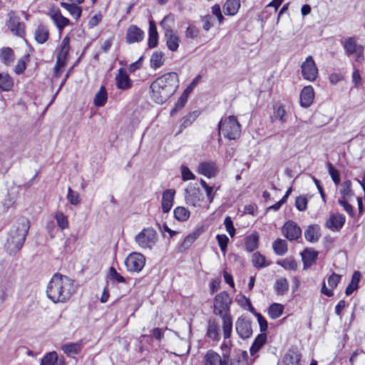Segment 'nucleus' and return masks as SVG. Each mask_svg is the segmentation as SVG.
<instances>
[{"instance_id": "obj_1", "label": "nucleus", "mask_w": 365, "mask_h": 365, "mask_svg": "<svg viewBox=\"0 0 365 365\" xmlns=\"http://www.w3.org/2000/svg\"><path fill=\"white\" fill-rule=\"evenodd\" d=\"M77 286L66 275L56 273L46 287V296L53 303H65L76 293Z\"/></svg>"}, {"instance_id": "obj_2", "label": "nucleus", "mask_w": 365, "mask_h": 365, "mask_svg": "<svg viewBox=\"0 0 365 365\" xmlns=\"http://www.w3.org/2000/svg\"><path fill=\"white\" fill-rule=\"evenodd\" d=\"M178 76L176 73H165L156 78L150 85L151 98L158 104L169 99L178 88Z\"/></svg>"}, {"instance_id": "obj_3", "label": "nucleus", "mask_w": 365, "mask_h": 365, "mask_svg": "<svg viewBox=\"0 0 365 365\" xmlns=\"http://www.w3.org/2000/svg\"><path fill=\"white\" fill-rule=\"evenodd\" d=\"M231 299L226 292L217 294L214 300V314L222 317V331L226 340L231 336L232 331V317L229 313Z\"/></svg>"}, {"instance_id": "obj_4", "label": "nucleus", "mask_w": 365, "mask_h": 365, "mask_svg": "<svg viewBox=\"0 0 365 365\" xmlns=\"http://www.w3.org/2000/svg\"><path fill=\"white\" fill-rule=\"evenodd\" d=\"M29 227V220L25 217H21L19 219L16 224L10 230L8 238V248L10 254H15L22 247Z\"/></svg>"}, {"instance_id": "obj_5", "label": "nucleus", "mask_w": 365, "mask_h": 365, "mask_svg": "<svg viewBox=\"0 0 365 365\" xmlns=\"http://www.w3.org/2000/svg\"><path fill=\"white\" fill-rule=\"evenodd\" d=\"M135 242L143 250H153L158 242V235L153 227L143 228L135 237Z\"/></svg>"}, {"instance_id": "obj_6", "label": "nucleus", "mask_w": 365, "mask_h": 365, "mask_svg": "<svg viewBox=\"0 0 365 365\" xmlns=\"http://www.w3.org/2000/svg\"><path fill=\"white\" fill-rule=\"evenodd\" d=\"M220 134L229 140H235L240 133V125L233 115L222 118L218 123Z\"/></svg>"}, {"instance_id": "obj_7", "label": "nucleus", "mask_w": 365, "mask_h": 365, "mask_svg": "<svg viewBox=\"0 0 365 365\" xmlns=\"http://www.w3.org/2000/svg\"><path fill=\"white\" fill-rule=\"evenodd\" d=\"M174 22V18L172 15H168L163 18L160 22V26L164 30L166 45L171 51H176L179 47L180 38L178 34L171 29V25Z\"/></svg>"}, {"instance_id": "obj_8", "label": "nucleus", "mask_w": 365, "mask_h": 365, "mask_svg": "<svg viewBox=\"0 0 365 365\" xmlns=\"http://www.w3.org/2000/svg\"><path fill=\"white\" fill-rule=\"evenodd\" d=\"M70 38L66 36L61 41L59 51L57 56L56 63L54 68V76L59 77L62 74L63 69L67 63L68 53L70 51Z\"/></svg>"}, {"instance_id": "obj_9", "label": "nucleus", "mask_w": 365, "mask_h": 365, "mask_svg": "<svg viewBox=\"0 0 365 365\" xmlns=\"http://www.w3.org/2000/svg\"><path fill=\"white\" fill-rule=\"evenodd\" d=\"M342 45L346 56H354L355 61L358 62L364 59V46L357 43L356 37L344 38Z\"/></svg>"}, {"instance_id": "obj_10", "label": "nucleus", "mask_w": 365, "mask_h": 365, "mask_svg": "<svg viewBox=\"0 0 365 365\" xmlns=\"http://www.w3.org/2000/svg\"><path fill=\"white\" fill-rule=\"evenodd\" d=\"M145 264V257L140 252H132L125 259V265L128 272H139Z\"/></svg>"}, {"instance_id": "obj_11", "label": "nucleus", "mask_w": 365, "mask_h": 365, "mask_svg": "<svg viewBox=\"0 0 365 365\" xmlns=\"http://www.w3.org/2000/svg\"><path fill=\"white\" fill-rule=\"evenodd\" d=\"M302 75L309 81H314L318 76V68L311 56L306 58L301 65Z\"/></svg>"}, {"instance_id": "obj_12", "label": "nucleus", "mask_w": 365, "mask_h": 365, "mask_svg": "<svg viewBox=\"0 0 365 365\" xmlns=\"http://www.w3.org/2000/svg\"><path fill=\"white\" fill-rule=\"evenodd\" d=\"M7 16V26L11 31L19 37H23L25 34V25L20 21V18L13 11H10Z\"/></svg>"}, {"instance_id": "obj_13", "label": "nucleus", "mask_w": 365, "mask_h": 365, "mask_svg": "<svg viewBox=\"0 0 365 365\" xmlns=\"http://www.w3.org/2000/svg\"><path fill=\"white\" fill-rule=\"evenodd\" d=\"M235 330L242 339L250 338L252 335L251 321L245 317H239L235 322Z\"/></svg>"}, {"instance_id": "obj_14", "label": "nucleus", "mask_w": 365, "mask_h": 365, "mask_svg": "<svg viewBox=\"0 0 365 365\" xmlns=\"http://www.w3.org/2000/svg\"><path fill=\"white\" fill-rule=\"evenodd\" d=\"M204 365H229L228 353H222V356L213 350H209L204 356Z\"/></svg>"}, {"instance_id": "obj_15", "label": "nucleus", "mask_w": 365, "mask_h": 365, "mask_svg": "<svg viewBox=\"0 0 365 365\" xmlns=\"http://www.w3.org/2000/svg\"><path fill=\"white\" fill-rule=\"evenodd\" d=\"M185 199L188 205L200 207L204 197L199 188L191 187L185 190Z\"/></svg>"}, {"instance_id": "obj_16", "label": "nucleus", "mask_w": 365, "mask_h": 365, "mask_svg": "<svg viewBox=\"0 0 365 365\" xmlns=\"http://www.w3.org/2000/svg\"><path fill=\"white\" fill-rule=\"evenodd\" d=\"M282 234L290 241L297 240L302 235L301 228L293 221H287L282 227Z\"/></svg>"}, {"instance_id": "obj_17", "label": "nucleus", "mask_w": 365, "mask_h": 365, "mask_svg": "<svg viewBox=\"0 0 365 365\" xmlns=\"http://www.w3.org/2000/svg\"><path fill=\"white\" fill-rule=\"evenodd\" d=\"M48 16L56 26L59 34H61L63 29L70 24V20L63 16L59 9L51 10Z\"/></svg>"}, {"instance_id": "obj_18", "label": "nucleus", "mask_w": 365, "mask_h": 365, "mask_svg": "<svg viewBox=\"0 0 365 365\" xmlns=\"http://www.w3.org/2000/svg\"><path fill=\"white\" fill-rule=\"evenodd\" d=\"M346 221L345 216L340 213H334L330 215L326 221V227L333 232L339 231Z\"/></svg>"}, {"instance_id": "obj_19", "label": "nucleus", "mask_w": 365, "mask_h": 365, "mask_svg": "<svg viewBox=\"0 0 365 365\" xmlns=\"http://www.w3.org/2000/svg\"><path fill=\"white\" fill-rule=\"evenodd\" d=\"M218 171L217 166L215 162L205 161L202 162L198 165V173L205 175L208 178L215 177Z\"/></svg>"}, {"instance_id": "obj_20", "label": "nucleus", "mask_w": 365, "mask_h": 365, "mask_svg": "<svg viewBox=\"0 0 365 365\" xmlns=\"http://www.w3.org/2000/svg\"><path fill=\"white\" fill-rule=\"evenodd\" d=\"M115 80L117 88L120 90L128 89L132 86V81L124 68H121L118 70V73L116 75Z\"/></svg>"}, {"instance_id": "obj_21", "label": "nucleus", "mask_w": 365, "mask_h": 365, "mask_svg": "<svg viewBox=\"0 0 365 365\" xmlns=\"http://www.w3.org/2000/svg\"><path fill=\"white\" fill-rule=\"evenodd\" d=\"M144 32L138 26L131 25L128 27L126 34V41L128 43H133L143 41Z\"/></svg>"}, {"instance_id": "obj_22", "label": "nucleus", "mask_w": 365, "mask_h": 365, "mask_svg": "<svg viewBox=\"0 0 365 365\" xmlns=\"http://www.w3.org/2000/svg\"><path fill=\"white\" fill-rule=\"evenodd\" d=\"M314 98V89L311 86H305L300 93V105L308 108L311 106Z\"/></svg>"}, {"instance_id": "obj_23", "label": "nucleus", "mask_w": 365, "mask_h": 365, "mask_svg": "<svg viewBox=\"0 0 365 365\" xmlns=\"http://www.w3.org/2000/svg\"><path fill=\"white\" fill-rule=\"evenodd\" d=\"M175 191L172 189L166 190L163 193L162 197V210L164 213H168L173 205V200Z\"/></svg>"}, {"instance_id": "obj_24", "label": "nucleus", "mask_w": 365, "mask_h": 365, "mask_svg": "<svg viewBox=\"0 0 365 365\" xmlns=\"http://www.w3.org/2000/svg\"><path fill=\"white\" fill-rule=\"evenodd\" d=\"M302 258L304 264V269L311 267L316 261L318 252L312 249H305L302 252Z\"/></svg>"}, {"instance_id": "obj_25", "label": "nucleus", "mask_w": 365, "mask_h": 365, "mask_svg": "<svg viewBox=\"0 0 365 365\" xmlns=\"http://www.w3.org/2000/svg\"><path fill=\"white\" fill-rule=\"evenodd\" d=\"M301 354L294 349H289L284 355L283 363L284 365H299Z\"/></svg>"}, {"instance_id": "obj_26", "label": "nucleus", "mask_w": 365, "mask_h": 365, "mask_svg": "<svg viewBox=\"0 0 365 365\" xmlns=\"http://www.w3.org/2000/svg\"><path fill=\"white\" fill-rule=\"evenodd\" d=\"M207 336L214 341H218L220 339L219 325L215 320H209Z\"/></svg>"}, {"instance_id": "obj_27", "label": "nucleus", "mask_w": 365, "mask_h": 365, "mask_svg": "<svg viewBox=\"0 0 365 365\" xmlns=\"http://www.w3.org/2000/svg\"><path fill=\"white\" fill-rule=\"evenodd\" d=\"M34 38L37 43L43 44L49 38V30L46 25L39 24L34 33Z\"/></svg>"}, {"instance_id": "obj_28", "label": "nucleus", "mask_w": 365, "mask_h": 365, "mask_svg": "<svg viewBox=\"0 0 365 365\" xmlns=\"http://www.w3.org/2000/svg\"><path fill=\"white\" fill-rule=\"evenodd\" d=\"M319 226L317 225H309L304 232L305 239L310 242H316L320 237Z\"/></svg>"}, {"instance_id": "obj_29", "label": "nucleus", "mask_w": 365, "mask_h": 365, "mask_svg": "<svg viewBox=\"0 0 365 365\" xmlns=\"http://www.w3.org/2000/svg\"><path fill=\"white\" fill-rule=\"evenodd\" d=\"M240 7V0H227L223 6V11L225 15H235Z\"/></svg>"}, {"instance_id": "obj_30", "label": "nucleus", "mask_w": 365, "mask_h": 365, "mask_svg": "<svg viewBox=\"0 0 365 365\" xmlns=\"http://www.w3.org/2000/svg\"><path fill=\"white\" fill-rule=\"evenodd\" d=\"M158 43V34L155 23L153 21L149 22L148 46L154 48Z\"/></svg>"}, {"instance_id": "obj_31", "label": "nucleus", "mask_w": 365, "mask_h": 365, "mask_svg": "<svg viewBox=\"0 0 365 365\" xmlns=\"http://www.w3.org/2000/svg\"><path fill=\"white\" fill-rule=\"evenodd\" d=\"M267 341V335L265 334H258L253 341L250 352L251 356H255L258 351L264 346Z\"/></svg>"}, {"instance_id": "obj_32", "label": "nucleus", "mask_w": 365, "mask_h": 365, "mask_svg": "<svg viewBox=\"0 0 365 365\" xmlns=\"http://www.w3.org/2000/svg\"><path fill=\"white\" fill-rule=\"evenodd\" d=\"M108 94L106 88L104 86H102L94 96L93 103L97 107H101L106 104Z\"/></svg>"}, {"instance_id": "obj_33", "label": "nucleus", "mask_w": 365, "mask_h": 365, "mask_svg": "<svg viewBox=\"0 0 365 365\" xmlns=\"http://www.w3.org/2000/svg\"><path fill=\"white\" fill-rule=\"evenodd\" d=\"M61 6L68 11L71 16L75 19H78L82 14V9L80 6L75 4H69L66 2H61Z\"/></svg>"}, {"instance_id": "obj_34", "label": "nucleus", "mask_w": 365, "mask_h": 365, "mask_svg": "<svg viewBox=\"0 0 365 365\" xmlns=\"http://www.w3.org/2000/svg\"><path fill=\"white\" fill-rule=\"evenodd\" d=\"M14 86L12 78L8 73H0V91H9Z\"/></svg>"}, {"instance_id": "obj_35", "label": "nucleus", "mask_w": 365, "mask_h": 365, "mask_svg": "<svg viewBox=\"0 0 365 365\" xmlns=\"http://www.w3.org/2000/svg\"><path fill=\"white\" fill-rule=\"evenodd\" d=\"M0 59L5 65H10L14 61V53L11 48L6 47L0 50Z\"/></svg>"}, {"instance_id": "obj_36", "label": "nucleus", "mask_w": 365, "mask_h": 365, "mask_svg": "<svg viewBox=\"0 0 365 365\" xmlns=\"http://www.w3.org/2000/svg\"><path fill=\"white\" fill-rule=\"evenodd\" d=\"M274 291L278 295H284L289 289V283L286 278L280 277L277 279L274 284Z\"/></svg>"}, {"instance_id": "obj_37", "label": "nucleus", "mask_w": 365, "mask_h": 365, "mask_svg": "<svg viewBox=\"0 0 365 365\" xmlns=\"http://www.w3.org/2000/svg\"><path fill=\"white\" fill-rule=\"evenodd\" d=\"M340 194L342 197L341 200H349L354 195L351 188V182L346 180L341 185Z\"/></svg>"}, {"instance_id": "obj_38", "label": "nucleus", "mask_w": 365, "mask_h": 365, "mask_svg": "<svg viewBox=\"0 0 365 365\" xmlns=\"http://www.w3.org/2000/svg\"><path fill=\"white\" fill-rule=\"evenodd\" d=\"M272 248L275 254L283 256L287 252V243L282 239H277L272 244Z\"/></svg>"}, {"instance_id": "obj_39", "label": "nucleus", "mask_w": 365, "mask_h": 365, "mask_svg": "<svg viewBox=\"0 0 365 365\" xmlns=\"http://www.w3.org/2000/svg\"><path fill=\"white\" fill-rule=\"evenodd\" d=\"M361 279V274L359 271H355L352 275L351 281L345 290V294L349 296L355 291L359 287V282Z\"/></svg>"}, {"instance_id": "obj_40", "label": "nucleus", "mask_w": 365, "mask_h": 365, "mask_svg": "<svg viewBox=\"0 0 365 365\" xmlns=\"http://www.w3.org/2000/svg\"><path fill=\"white\" fill-rule=\"evenodd\" d=\"M259 236L255 233L248 235L245 239V248L248 252H253L257 248Z\"/></svg>"}, {"instance_id": "obj_41", "label": "nucleus", "mask_w": 365, "mask_h": 365, "mask_svg": "<svg viewBox=\"0 0 365 365\" xmlns=\"http://www.w3.org/2000/svg\"><path fill=\"white\" fill-rule=\"evenodd\" d=\"M198 115V111L195 110L191 113H189L187 115L183 117L181 120L180 130L179 131V133H180L182 129L190 125L197 119Z\"/></svg>"}, {"instance_id": "obj_42", "label": "nucleus", "mask_w": 365, "mask_h": 365, "mask_svg": "<svg viewBox=\"0 0 365 365\" xmlns=\"http://www.w3.org/2000/svg\"><path fill=\"white\" fill-rule=\"evenodd\" d=\"M273 116L272 117V122H274L277 119L279 120L282 123L286 122V111L283 106L279 104H275L273 106Z\"/></svg>"}, {"instance_id": "obj_43", "label": "nucleus", "mask_w": 365, "mask_h": 365, "mask_svg": "<svg viewBox=\"0 0 365 365\" xmlns=\"http://www.w3.org/2000/svg\"><path fill=\"white\" fill-rule=\"evenodd\" d=\"M284 306L281 304L273 303L271 304L268 309L269 316L273 319L279 318L283 313Z\"/></svg>"}, {"instance_id": "obj_44", "label": "nucleus", "mask_w": 365, "mask_h": 365, "mask_svg": "<svg viewBox=\"0 0 365 365\" xmlns=\"http://www.w3.org/2000/svg\"><path fill=\"white\" fill-rule=\"evenodd\" d=\"M190 211L184 207H177L174 210V216L178 221L184 222L190 217Z\"/></svg>"}, {"instance_id": "obj_45", "label": "nucleus", "mask_w": 365, "mask_h": 365, "mask_svg": "<svg viewBox=\"0 0 365 365\" xmlns=\"http://www.w3.org/2000/svg\"><path fill=\"white\" fill-rule=\"evenodd\" d=\"M150 66L155 69L160 68L163 66L164 59L163 53L162 52H154L150 58Z\"/></svg>"}, {"instance_id": "obj_46", "label": "nucleus", "mask_w": 365, "mask_h": 365, "mask_svg": "<svg viewBox=\"0 0 365 365\" xmlns=\"http://www.w3.org/2000/svg\"><path fill=\"white\" fill-rule=\"evenodd\" d=\"M62 351L68 354H77L81 351V345L78 344H63L61 347Z\"/></svg>"}, {"instance_id": "obj_47", "label": "nucleus", "mask_w": 365, "mask_h": 365, "mask_svg": "<svg viewBox=\"0 0 365 365\" xmlns=\"http://www.w3.org/2000/svg\"><path fill=\"white\" fill-rule=\"evenodd\" d=\"M55 219L58 226L61 230H64L68 227V220L67 216H66L62 212H57L55 215Z\"/></svg>"}, {"instance_id": "obj_48", "label": "nucleus", "mask_w": 365, "mask_h": 365, "mask_svg": "<svg viewBox=\"0 0 365 365\" xmlns=\"http://www.w3.org/2000/svg\"><path fill=\"white\" fill-rule=\"evenodd\" d=\"M67 200L72 205H77L80 203L81 199L79 194L73 190L71 187L68 188Z\"/></svg>"}, {"instance_id": "obj_49", "label": "nucleus", "mask_w": 365, "mask_h": 365, "mask_svg": "<svg viewBox=\"0 0 365 365\" xmlns=\"http://www.w3.org/2000/svg\"><path fill=\"white\" fill-rule=\"evenodd\" d=\"M188 94L183 92L180 98L178 99L177 103L175 105V107L171 110L170 114L173 115L176 112L183 108L187 101Z\"/></svg>"}, {"instance_id": "obj_50", "label": "nucleus", "mask_w": 365, "mask_h": 365, "mask_svg": "<svg viewBox=\"0 0 365 365\" xmlns=\"http://www.w3.org/2000/svg\"><path fill=\"white\" fill-rule=\"evenodd\" d=\"M58 359L55 351L46 354L41 359V365H54Z\"/></svg>"}, {"instance_id": "obj_51", "label": "nucleus", "mask_w": 365, "mask_h": 365, "mask_svg": "<svg viewBox=\"0 0 365 365\" xmlns=\"http://www.w3.org/2000/svg\"><path fill=\"white\" fill-rule=\"evenodd\" d=\"M252 262L255 267L261 268L265 267V257L259 252L253 254L252 257Z\"/></svg>"}, {"instance_id": "obj_52", "label": "nucleus", "mask_w": 365, "mask_h": 365, "mask_svg": "<svg viewBox=\"0 0 365 365\" xmlns=\"http://www.w3.org/2000/svg\"><path fill=\"white\" fill-rule=\"evenodd\" d=\"M278 264L287 270H296L297 269V263L293 259H285L278 262Z\"/></svg>"}, {"instance_id": "obj_53", "label": "nucleus", "mask_w": 365, "mask_h": 365, "mask_svg": "<svg viewBox=\"0 0 365 365\" xmlns=\"http://www.w3.org/2000/svg\"><path fill=\"white\" fill-rule=\"evenodd\" d=\"M216 239L220 247L222 252L225 255L227 250L229 238L225 235H217Z\"/></svg>"}, {"instance_id": "obj_54", "label": "nucleus", "mask_w": 365, "mask_h": 365, "mask_svg": "<svg viewBox=\"0 0 365 365\" xmlns=\"http://www.w3.org/2000/svg\"><path fill=\"white\" fill-rule=\"evenodd\" d=\"M329 173L336 185H338L340 182V176L338 170L335 169L331 163H328Z\"/></svg>"}, {"instance_id": "obj_55", "label": "nucleus", "mask_w": 365, "mask_h": 365, "mask_svg": "<svg viewBox=\"0 0 365 365\" xmlns=\"http://www.w3.org/2000/svg\"><path fill=\"white\" fill-rule=\"evenodd\" d=\"M238 303L245 309L252 312H255V309L252 307L250 299L247 298L245 296H242L241 298L238 299Z\"/></svg>"}, {"instance_id": "obj_56", "label": "nucleus", "mask_w": 365, "mask_h": 365, "mask_svg": "<svg viewBox=\"0 0 365 365\" xmlns=\"http://www.w3.org/2000/svg\"><path fill=\"white\" fill-rule=\"evenodd\" d=\"M307 199L304 196H299L295 201V206L299 211H304L307 207Z\"/></svg>"}, {"instance_id": "obj_57", "label": "nucleus", "mask_w": 365, "mask_h": 365, "mask_svg": "<svg viewBox=\"0 0 365 365\" xmlns=\"http://www.w3.org/2000/svg\"><path fill=\"white\" fill-rule=\"evenodd\" d=\"M182 179L184 181L189 180H194L195 175L190 171V170L185 165H182L180 168Z\"/></svg>"}, {"instance_id": "obj_58", "label": "nucleus", "mask_w": 365, "mask_h": 365, "mask_svg": "<svg viewBox=\"0 0 365 365\" xmlns=\"http://www.w3.org/2000/svg\"><path fill=\"white\" fill-rule=\"evenodd\" d=\"M29 58V56H24L19 59L15 66L14 71L16 74H21L26 69V60Z\"/></svg>"}, {"instance_id": "obj_59", "label": "nucleus", "mask_w": 365, "mask_h": 365, "mask_svg": "<svg viewBox=\"0 0 365 365\" xmlns=\"http://www.w3.org/2000/svg\"><path fill=\"white\" fill-rule=\"evenodd\" d=\"M199 35V29L193 26L190 25L185 31V36L188 38H196Z\"/></svg>"}, {"instance_id": "obj_60", "label": "nucleus", "mask_w": 365, "mask_h": 365, "mask_svg": "<svg viewBox=\"0 0 365 365\" xmlns=\"http://www.w3.org/2000/svg\"><path fill=\"white\" fill-rule=\"evenodd\" d=\"M341 279V275L332 273L327 279L329 286L333 289L336 288Z\"/></svg>"}, {"instance_id": "obj_61", "label": "nucleus", "mask_w": 365, "mask_h": 365, "mask_svg": "<svg viewBox=\"0 0 365 365\" xmlns=\"http://www.w3.org/2000/svg\"><path fill=\"white\" fill-rule=\"evenodd\" d=\"M224 225L225 226L227 232L232 237L235 234V228L233 225L232 220L230 217H226L224 220Z\"/></svg>"}, {"instance_id": "obj_62", "label": "nucleus", "mask_w": 365, "mask_h": 365, "mask_svg": "<svg viewBox=\"0 0 365 365\" xmlns=\"http://www.w3.org/2000/svg\"><path fill=\"white\" fill-rule=\"evenodd\" d=\"M197 239V235L193 233L191 235H187L183 240V242L181 244V247L184 250L188 249L192 244L195 242V240Z\"/></svg>"}, {"instance_id": "obj_63", "label": "nucleus", "mask_w": 365, "mask_h": 365, "mask_svg": "<svg viewBox=\"0 0 365 365\" xmlns=\"http://www.w3.org/2000/svg\"><path fill=\"white\" fill-rule=\"evenodd\" d=\"M109 274L112 279L120 283H125V279L121 276L114 267H111L110 268Z\"/></svg>"}, {"instance_id": "obj_64", "label": "nucleus", "mask_w": 365, "mask_h": 365, "mask_svg": "<svg viewBox=\"0 0 365 365\" xmlns=\"http://www.w3.org/2000/svg\"><path fill=\"white\" fill-rule=\"evenodd\" d=\"M218 187L215 186L209 185L207 187H205V191L210 203H212L213 202Z\"/></svg>"}]
</instances>
